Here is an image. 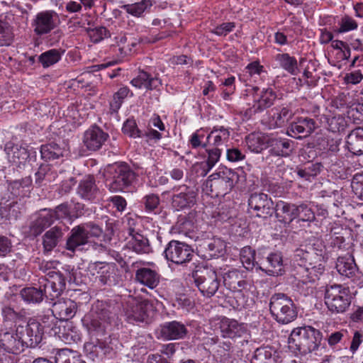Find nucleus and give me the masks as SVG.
I'll list each match as a JSON object with an SVG mask.
<instances>
[{
  "label": "nucleus",
  "instance_id": "obj_18",
  "mask_svg": "<svg viewBox=\"0 0 363 363\" xmlns=\"http://www.w3.org/2000/svg\"><path fill=\"white\" fill-rule=\"evenodd\" d=\"M197 249L200 252H206L207 258H216L223 255L225 250V243L220 238L198 239Z\"/></svg>",
  "mask_w": 363,
  "mask_h": 363
},
{
  "label": "nucleus",
  "instance_id": "obj_59",
  "mask_svg": "<svg viewBox=\"0 0 363 363\" xmlns=\"http://www.w3.org/2000/svg\"><path fill=\"white\" fill-rule=\"evenodd\" d=\"M351 186L354 194L363 200V172L354 175Z\"/></svg>",
  "mask_w": 363,
  "mask_h": 363
},
{
  "label": "nucleus",
  "instance_id": "obj_29",
  "mask_svg": "<svg viewBox=\"0 0 363 363\" xmlns=\"http://www.w3.org/2000/svg\"><path fill=\"white\" fill-rule=\"evenodd\" d=\"M230 136V131L228 128L224 126H214L208 133L206 141L208 146H213L218 148L220 146L227 145Z\"/></svg>",
  "mask_w": 363,
  "mask_h": 363
},
{
  "label": "nucleus",
  "instance_id": "obj_14",
  "mask_svg": "<svg viewBox=\"0 0 363 363\" xmlns=\"http://www.w3.org/2000/svg\"><path fill=\"white\" fill-rule=\"evenodd\" d=\"M177 192L172 196V206L177 210H182L191 207L196 201L195 191L186 185L174 187L172 189Z\"/></svg>",
  "mask_w": 363,
  "mask_h": 363
},
{
  "label": "nucleus",
  "instance_id": "obj_42",
  "mask_svg": "<svg viewBox=\"0 0 363 363\" xmlns=\"http://www.w3.org/2000/svg\"><path fill=\"white\" fill-rule=\"evenodd\" d=\"M66 150L60 147L55 143L43 145L40 147L41 157L45 160H53L63 157Z\"/></svg>",
  "mask_w": 363,
  "mask_h": 363
},
{
  "label": "nucleus",
  "instance_id": "obj_35",
  "mask_svg": "<svg viewBox=\"0 0 363 363\" xmlns=\"http://www.w3.org/2000/svg\"><path fill=\"white\" fill-rule=\"evenodd\" d=\"M132 86L138 88L152 90L159 88L162 83L161 80L157 77H152L145 72H140L138 76L130 81Z\"/></svg>",
  "mask_w": 363,
  "mask_h": 363
},
{
  "label": "nucleus",
  "instance_id": "obj_1",
  "mask_svg": "<svg viewBox=\"0 0 363 363\" xmlns=\"http://www.w3.org/2000/svg\"><path fill=\"white\" fill-rule=\"evenodd\" d=\"M327 255L325 246L323 240L314 238L304 247L297 249L294 254V262L298 266L297 269L299 275V283L303 288L304 285L315 282L325 270L324 263ZM313 292V286H306V291L301 293L305 295Z\"/></svg>",
  "mask_w": 363,
  "mask_h": 363
},
{
  "label": "nucleus",
  "instance_id": "obj_13",
  "mask_svg": "<svg viewBox=\"0 0 363 363\" xmlns=\"http://www.w3.org/2000/svg\"><path fill=\"white\" fill-rule=\"evenodd\" d=\"M134 179L133 172L127 165H117L115 167L113 181L108 184L109 189L111 191H123L132 184Z\"/></svg>",
  "mask_w": 363,
  "mask_h": 363
},
{
  "label": "nucleus",
  "instance_id": "obj_58",
  "mask_svg": "<svg viewBox=\"0 0 363 363\" xmlns=\"http://www.w3.org/2000/svg\"><path fill=\"white\" fill-rule=\"evenodd\" d=\"M339 28L337 29L338 33H347L357 28V23L352 17L345 16L342 17L339 22Z\"/></svg>",
  "mask_w": 363,
  "mask_h": 363
},
{
  "label": "nucleus",
  "instance_id": "obj_26",
  "mask_svg": "<svg viewBox=\"0 0 363 363\" xmlns=\"http://www.w3.org/2000/svg\"><path fill=\"white\" fill-rule=\"evenodd\" d=\"M4 150L9 161L18 165L24 164L30 156L26 145L8 142L5 144Z\"/></svg>",
  "mask_w": 363,
  "mask_h": 363
},
{
  "label": "nucleus",
  "instance_id": "obj_20",
  "mask_svg": "<svg viewBox=\"0 0 363 363\" xmlns=\"http://www.w3.org/2000/svg\"><path fill=\"white\" fill-rule=\"evenodd\" d=\"M108 138V133L97 126H92L85 131L83 143L89 150H97Z\"/></svg>",
  "mask_w": 363,
  "mask_h": 363
},
{
  "label": "nucleus",
  "instance_id": "obj_39",
  "mask_svg": "<svg viewBox=\"0 0 363 363\" xmlns=\"http://www.w3.org/2000/svg\"><path fill=\"white\" fill-rule=\"evenodd\" d=\"M293 141L287 138H274L270 141V152L276 156L288 157L293 151Z\"/></svg>",
  "mask_w": 363,
  "mask_h": 363
},
{
  "label": "nucleus",
  "instance_id": "obj_27",
  "mask_svg": "<svg viewBox=\"0 0 363 363\" xmlns=\"http://www.w3.org/2000/svg\"><path fill=\"white\" fill-rule=\"evenodd\" d=\"M220 328L222 336L230 339L241 337L247 333L245 324L226 318L221 320Z\"/></svg>",
  "mask_w": 363,
  "mask_h": 363
},
{
  "label": "nucleus",
  "instance_id": "obj_46",
  "mask_svg": "<svg viewBox=\"0 0 363 363\" xmlns=\"http://www.w3.org/2000/svg\"><path fill=\"white\" fill-rule=\"evenodd\" d=\"M279 65L292 75H296L298 72L297 60L289 54H279L276 57Z\"/></svg>",
  "mask_w": 363,
  "mask_h": 363
},
{
  "label": "nucleus",
  "instance_id": "obj_53",
  "mask_svg": "<svg viewBox=\"0 0 363 363\" xmlns=\"http://www.w3.org/2000/svg\"><path fill=\"white\" fill-rule=\"evenodd\" d=\"M35 183L40 185L43 181L51 182L55 180L56 173L51 171L49 164H42L40 166L38 170L35 174Z\"/></svg>",
  "mask_w": 363,
  "mask_h": 363
},
{
  "label": "nucleus",
  "instance_id": "obj_51",
  "mask_svg": "<svg viewBox=\"0 0 363 363\" xmlns=\"http://www.w3.org/2000/svg\"><path fill=\"white\" fill-rule=\"evenodd\" d=\"M21 296L23 300L28 303H38L43 301V294L42 289L35 287H27L21 291Z\"/></svg>",
  "mask_w": 363,
  "mask_h": 363
},
{
  "label": "nucleus",
  "instance_id": "obj_3",
  "mask_svg": "<svg viewBox=\"0 0 363 363\" xmlns=\"http://www.w3.org/2000/svg\"><path fill=\"white\" fill-rule=\"evenodd\" d=\"M324 300L330 311L342 313L349 308L352 295L348 287L334 284L325 286Z\"/></svg>",
  "mask_w": 363,
  "mask_h": 363
},
{
  "label": "nucleus",
  "instance_id": "obj_60",
  "mask_svg": "<svg viewBox=\"0 0 363 363\" xmlns=\"http://www.w3.org/2000/svg\"><path fill=\"white\" fill-rule=\"evenodd\" d=\"M92 42L96 43L110 36L109 31L105 27H98L89 31Z\"/></svg>",
  "mask_w": 363,
  "mask_h": 363
},
{
  "label": "nucleus",
  "instance_id": "obj_43",
  "mask_svg": "<svg viewBox=\"0 0 363 363\" xmlns=\"http://www.w3.org/2000/svg\"><path fill=\"white\" fill-rule=\"evenodd\" d=\"M245 141L248 149L252 152H261L267 147V140L260 133L250 134L246 137Z\"/></svg>",
  "mask_w": 363,
  "mask_h": 363
},
{
  "label": "nucleus",
  "instance_id": "obj_50",
  "mask_svg": "<svg viewBox=\"0 0 363 363\" xmlns=\"http://www.w3.org/2000/svg\"><path fill=\"white\" fill-rule=\"evenodd\" d=\"M273 111L274 113L270 122V126L273 128L282 126L293 115L292 111L287 107H284L281 109L277 108Z\"/></svg>",
  "mask_w": 363,
  "mask_h": 363
},
{
  "label": "nucleus",
  "instance_id": "obj_8",
  "mask_svg": "<svg viewBox=\"0 0 363 363\" xmlns=\"http://www.w3.org/2000/svg\"><path fill=\"white\" fill-rule=\"evenodd\" d=\"M26 342V337L19 333L18 327L16 330L0 333V352L18 354L27 347Z\"/></svg>",
  "mask_w": 363,
  "mask_h": 363
},
{
  "label": "nucleus",
  "instance_id": "obj_49",
  "mask_svg": "<svg viewBox=\"0 0 363 363\" xmlns=\"http://www.w3.org/2000/svg\"><path fill=\"white\" fill-rule=\"evenodd\" d=\"M152 5V0H142L135 4L123 5L122 9L133 16L140 17Z\"/></svg>",
  "mask_w": 363,
  "mask_h": 363
},
{
  "label": "nucleus",
  "instance_id": "obj_22",
  "mask_svg": "<svg viewBox=\"0 0 363 363\" xmlns=\"http://www.w3.org/2000/svg\"><path fill=\"white\" fill-rule=\"evenodd\" d=\"M222 276L224 284L233 290H236L240 287L247 289L254 288L252 281L241 279L242 274L236 269L230 268L227 270L225 269L224 272H222Z\"/></svg>",
  "mask_w": 363,
  "mask_h": 363
},
{
  "label": "nucleus",
  "instance_id": "obj_34",
  "mask_svg": "<svg viewBox=\"0 0 363 363\" xmlns=\"http://www.w3.org/2000/svg\"><path fill=\"white\" fill-rule=\"evenodd\" d=\"M346 146L355 155H363V128L352 130L347 136Z\"/></svg>",
  "mask_w": 363,
  "mask_h": 363
},
{
  "label": "nucleus",
  "instance_id": "obj_33",
  "mask_svg": "<svg viewBox=\"0 0 363 363\" xmlns=\"http://www.w3.org/2000/svg\"><path fill=\"white\" fill-rule=\"evenodd\" d=\"M262 269L267 274L279 276L284 272V264L282 256L280 253L273 252L269 254L264 262H262Z\"/></svg>",
  "mask_w": 363,
  "mask_h": 363
},
{
  "label": "nucleus",
  "instance_id": "obj_6",
  "mask_svg": "<svg viewBox=\"0 0 363 363\" xmlns=\"http://www.w3.org/2000/svg\"><path fill=\"white\" fill-rule=\"evenodd\" d=\"M55 318L48 317L43 318L42 323L35 320L30 321L26 326H18L19 333L23 337H26V347H35L38 345L43 337V335L48 333L51 335L52 330H48V326L52 327Z\"/></svg>",
  "mask_w": 363,
  "mask_h": 363
},
{
  "label": "nucleus",
  "instance_id": "obj_54",
  "mask_svg": "<svg viewBox=\"0 0 363 363\" xmlns=\"http://www.w3.org/2000/svg\"><path fill=\"white\" fill-rule=\"evenodd\" d=\"M221 151L219 148H214L208 150V159L201 164L203 170V175L205 176L218 162L220 157Z\"/></svg>",
  "mask_w": 363,
  "mask_h": 363
},
{
  "label": "nucleus",
  "instance_id": "obj_64",
  "mask_svg": "<svg viewBox=\"0 0 363 363\" xmlns=\"http://www.w3.org/2000/svg\"><path fill=\"white\" fill-rule=\"evenodd\" d=\"M47 278L50 280L51 284L58 288V290L63 291L65 289L66 282L62 274L57 272H48Z\"/></svg>",
  "mask_w": 363,
  "mask_h": 363
},
{
  "label": "nucleus",
  "instance_id": "obj_57",
  "mask_svg": "<svg viewBox=\"0 0 363 363\" xmlns=\"http://www.w3.org/2000/svg\"><path fill=\"white\" fill-rule=\"evenodd\" d=\"M297 218L303 222H311L315 218V213L312 208L307 204L302 203L297 206Z\"/></svg>",
  "mask_w": 363,
  "mask_h": 363
},
{
  "label": "nucleus",
  "instance_id": "obj_61",
  "mask_svg": "<svg viewBox=\"0 0 363 363\" xmlns=\"http://www.w3.org/2000/svg\"><path fill=\"white\" fill-rule=\"evenodd\" d=\"M235 28L233 22H225L215 26L211 32L218 36H225Z\"/></svg>",
  "mask_w": 363,
  "mask_h": 363
},
{
  "label": "nucleus",
  "instance_id": "obj_56",
  "mask_svg": "<svg viewBox=\"0 0 363 363\" xmlns=\"http://www.w3.org/2000/svg\"><path fill=\"white\" fill-rule=\"evenodd\" d=\"M208 132L204 128H200L195 131L190 137L189 144L193 148H197L200 146L206 147L208 145L207 141L203 142V139H206Z\"/></svg>",
  "mask_w": 363,
  "mask_h": 363
},
{
  "label": "nucleus",
  "instance_id": "obj_48",
  "mask_svg": "<svg viewBox=\"0 0 363 363\" xmlns=\"http://www.w3.org/2000/svg\"><path fill=\"white\" fill-rule=\"evenodd\" d=\"M254 289L255 287L252 289L240 287L235 290V298L237 302V307L240 308H248L253 304L254 301L250 295L252 294Z\"/></svg>",
  "mask_w": 363,
  "mask_h": 363
},
{
  "label": "nucleus",
  "instance_id": "obj_23",
  "mask_svg": "<svg viewBox=\"0 0 363 363\" xmlns=\"http://www.w3.org/2000/svg\"><path fill=\"white\" fill-rule=\"evenodd\" d=\"M253 90L256 92L253 96L252 109L254 113L261 112L274 104L277 96L272 89H263L259 93H257L259 90L257 87H254Z\"/></svg>",
  "mask_w": 363,
  "mask_h": 363
},
{
  "label": "nucleus",
  "instance_id": "obj_21",
  "mask_svg": "<svg viewBox=\"0 0 363 363\" xmlns=\"http://www.w3.org/2000/svg\"><path fill=\"white\" fill-rule=\"evenodd\" d=\"M211 352L214 359L220 363H230L233 357V343L230 340L211 339Z\"/></svg>",
  "mask_w": 363,
  "mask_h": 363
},
{
  "label": "nucleus",
  "instance_id": "obj_17",
  "mask_svg": "<svg viewBox=\"0 0 363 363\" xmlns=\"http://www.w3.org/2000/svg\"><path fill=\"white\" fill-rule=\"evenodd\" d=\"M77 305L75 301L69 298H60L52 304V318L61 321H67L76 315Z\"/></svg>",
  "mask_w": 363,
  "mask_h": 363
},
{
  "label": "nucleus",
  "instance_id": "obj_52",
  "mask_svg": "<svg viewBox=\"0 0 363 363\" xmlns=\"http://www.w3.org/2000/svg\"><path fill=\"white\" fill-rule=\"evenodd\" d=\"M130 93V91L128 87L123 86L121 87L118 91L113 94V99L110 102V111L111 113L118 112V111L121 108L124 99L128 96Z\"/></svg>",
  "mask_w": 363,
  "mask_h": 363
},
{
  "label": "nucleus",
  "instance_id": "obj_31",
  "mask_svg": "<svg viewBox=\"0 0 363 363\" xmlns=\"http://www.w3.org/2000/svg\"><path fill=\"white\" fill-rule=\"evenodd\" d=\"M52 214L48 209L40 211L30 225V233L33 236L40 235L45 228L52 224Z\"/></svg>",
  "mask_w": 363,
  "mask_h": 363
},
{
  "label": "nucleus",
  "instance_id": "obj_41",
  "mask_svg": "<svg viewBox=\"0 0 363 363\" xmlns=\"http://www.w3.org/2000/svg\"><path fill=\"white\" fill-rule=\"evenodd\" d=\"M77 192L84 199L92 200L98 192L94 178L88 176L82 180Z\"/></svg>",
  "mask_w": 363,
  "mask_h": 363
},
{
  "label": "nucleus",
  "instance_id": "obj_37",
  "mask_svg": "<svg viewBox=\"0 0 363 363\" xmlns=\"http://www.w3.org/2000/svg\"><path fill=\"white\" fill-rule=\"evenodd\" d=\"M240 261L243 267L247 270L262 269V262L258 256L256 255L255 251L250 247H244L240 251Z\"/></svg>",
  "mask_w": 363,
  "mask_h": 363
},
{
  "label": "nucleus",
  "instance_id": "obj_25",
  "mask_svg": "<svg viewBox=\"0 0 363 363\" xmlns=\"http://www.w3.org/2000/svg\"><path fill=\"white\" fill-rule=\"evenodd\" d=\"M335 267L341 276L347 278H357L360 274L354 257L350 254L340 256L337 259Z\"/></svg>",
  "mask_w": 363,
  "mask_h": 363
},
{
  "label": "nucleus",
  "instance_id": "obj_44",
  "mask_svg": "<svg viewBox=\"0 0 363 363\" xmlns=\"http://www.w3.org/2000/svg\"><path fill=\"white\" fill-rule=\"evenodd\" d=\"M63 53L64 52L60 50L50 49L39 55V62L44 68H48L58 62L61 60Z\"/></svg>",
  "mask_w": 363,
  "mask_h": 363
},
{
  "label": "nucleus",
  "instance_id": "obj_28",
  "mask_svg": "<svg viewBox=\"0 0 363 363\" xmlns=\"http://www.w3.org/2000/svg\"><path fill=\"white\" fill-rule=\"evenodd\" d=\"M315 122L313 119L308 118H299L293 122L287 130V134L295 138H300L303 135L306 136L315 130Z\"/></svg>",
  "mask_w": 363,
  "mask_h": 363
},
{
  "label": "nucleus",
  "instance_id": "obj_16",
  "mask_svg": "<svg viewBox=\"0 0 363 363\" xmlns=\"http://www.w3.org/2000/svg\"><path fill=\"white\" fill-rule=\"evenodd\" d=\"M57 323L58 321L55 320L52 327H50V330H52L51 335L57 336L65 344L77 343L81 340L79 330L72 323H66L62 329Z\"/></svg>",
  "mask_w": 363,
  "mask_h": 363
},
{
  "label": "nucleus",
  "instance_id": "obj_12",
  "mask_svg": "<svg viewBox=\"0 0 363 363\" xmlns=\"http://www.w3.org/2000/svg\"><path fill=\"white\" fill-rule=\"evenodd\" d=\"M58 16L53 11H43L38 13L33 18L31 26L38 35L49 33L57 26Z\"/></svg>",
  "mask_w": 363,
  "mask_h": 363
},
{
  "label": "nucleus",
  "instance_id": "obj_5",
  "mask_svg": "<svg viewBox=\"0 0 363 363\" xmlns=\"http://www.w3.org/2000/svg\"><path fill=\"white\" fill-rule=\"evenodd\" d=\"M101 229L94 224H86L74 227L67 241V249L70 251L81 250L82 247L91 242V238L101 235Z\"/></svg>",
  "mask_w": 363,
  "mask_h": 363
},
{
  "label": "nucleus",
  "instance_id": "obj_38",
  "mask_svg": "<svg viewBox=\"0 0 363 363\" xmlns=\"http://www.w3.org/2000/svg\"><path fill=\"white\" fill-rule=\"evenodd\" d=\"M277 217L281 218L285 223H290L297 218V206L294 203H289L282 201H279L276 205Z\"/></svg>",
  "mask_w": 363,
  "mask_h": 363
},
{
  "label": "nucleus",
  "instance_id": "obj_15",
  "mask_svg": "<svg viewBox=\"0 0 363 363\" xmlns=\"http://www.w3.org/2000/svg\"><path fill=\"white\" fill-rule=\"evenodd\" d=\"M152 312V306L147 301L135 303L125 311L129 323H147Z\"/></svg>",
  "mask_w": 363,
  "mask_h": 363
},
{
  "label": "nucleus",
  "instance_id": "obj_9",
  "mask_svg": "<svg viewBox=\"0 0 363 363\" xmlns=\"http://www.w3.org/2000/svg\"><path fill=\"white\" fill-rule=\"evenodd\" d=\"M274 211V203L267 194H252L248 199V212L252 215L266 218L271 216Z\"/></svg>",
  "mask_w": 363,
  "mask_h": 363
},
{
  "label": "nucleus",
  "instance_id": "obj_10",
  "mask_svg": "<svg viewBox=\"0 0 363 363\" xmlns=\"http://www.w3.org/2000/svg\"><path fill=\"white\" fill-rule=\"evenodd\" d=\"M193 277L196 286L203 296L211 297L218 291L219 281L214 269H206L201 272L196 271L194 273Z\"/></svg>",
  "mask_w": 363,
  "mask_h": 363
},
{
  "label": "nucleus",
  "instance_id": "obj_55",
  "mask_svg": "<svg viewBox=\"0 0 363 363\" xmlns=\"http://www.w3.org/2000/svg\"><path fill=\"white\" fill-rule=\"evenodd\" d=\"M327 123L328 129L333 133L343 131L347 125L345 117L342 115H335L327 119Z\"/></svg>",
  "mask_w": 363,
  "mask_h": 363
},
{
  "label": "nucleus",
  "instance_id": "obj_24",
  "mask_svg": "<svg viewBox=\"0 0 363 363\" xmlns=\"http://www.w3.org/2000/svg\"><path fill=\"white\" fill-rule=\"evenodd\" d=\"M113 350V346L104 341L96 340L95 342H89L84 344V351L88 358L95 361L102 359Z\"/></svg>",
  "mask_w": 363,
  "mask_h": 363
},
{
  "label": "nucleus",
  "instance_id": "obj_7",
  "mask_svg": "<svg viewBox=\"0 0 363 363\" xmlns=\"http://www.w3.org/2000/svg\"><path fill=\"white\" fill-rule=\"evenodd\" d=\"M238 179L237 174L226 167H219L208 177L207 185L218 191L217 194H225L234 186Z\"/></svg>",
  "mask_w": 363,
  "mask_h": 363
},
{
  "label": "nucleus",
  "instance_id": "obj_63",
  "mask_svg": "<svg viewBox=\"0 0 363 363\" xmlns=\"http://www.w3.org/2000/svg\"><path fill=\"white\" fill-rule=\"evenodd\" d=\"M123 133L131 138L140 137V130L134 121H126L122 128Z\"/></svg>",
  "mask_w": 363,
  "mask_h": 363
},
{
  "label": "nucleus",
  "instance_id": "obj_40",
  "mask_svg": "<svg viewBox=\"0 0 363 363\" xmlns=\"http://www.w3.org/2000/svg\"><path fill=\"white\" fill-rule=\"evenodd\" d=\"M127 247L138 254H146L150 251L148 240L138 233L130 237Z\"/></svg>",
  "mask_w": 363,
  "mask_h": 363
},
{
  "label": "nucleus",
  "instance_id": "obj_47",
  "mask_svg": "<svg viewBox=\"0 0 363 363\" xmlns=\"http://www.w3.org/2000/svg\"><path fill=\"white\" fill-rule=\"evenodd\" d=\"M39 289L43 291V298L45 297L49 300H54L57 298L62 291L58 290L55 285L50 282V280L46 277H40L38 279Z\"/></svg>",
  "mask_w": 363,
  "mask_h": 363
},
{
  "label": "nucleus",
  "instance_id": "obj_19",
  "mask_svg": "<svg viewBox=\"0 0 363 363\" xmlns=\"http://www.w3.org/2000/svg\"><path fill=\"white\" fill-rule=\"evenodd\" d=\"M82 322L88 333L92 335L104 334L108 324L104 316L94 311L85 315Z\"/></svg>",
  "mask_w": 363,
  "mask_h": 363
},
{
  "label": "nucleus",
  "instance_id": "obj_4",
  "mask_svg": "<svg viewBox=\"0 0 363 363\" xmlns=\"http://www.w3.org/2000/svg\"><path fill=\"white\" fill-rule=\"evenodd\" d=\"M269 310L273 318L281 324H288L297 317L293 301L284 294H276L271 297Z\"/></svg>",
  "mask_w": 363,
  "mask_h": 363
},
{
  "label": "nucleus",
  "instance_id": "obj_32",
  "mask_svg": "<svg viewBox=\"0 0 363 363\" xmlns=\"http://www.w3.org/2000/svg\"><path fill=\"white\" fill-rule=\"evenodd\" d=\"M186 334V328L184 324L177 321L164 323L161 327V335L167 340L183 338Z\"/></svg>",
  "mask_w": 363,
  "mask_h": 363
},
{
  "label": "nucleus",
  "instance_id": "obj_2",
  "mask_svg": "<svg viewBox=\"0 0 363 363\" xmlns=\"http://www.w3.org/2000/svg\"><path fill=\"white\" fill-rule=\"evenodd\" d=\"M322 339L321 333L308 325L292 330L288 340L289 350L295 355H306L317 350Z\"/></svg>",
  "mask_w": 363,
  "mask_h": 363
},
{
  "label": "nucleus",
  "instance_id": "obj_45",
  "mask_svg": "<svg viewBox=\"0 0 363 363\" xmlns=\"http://www.w3.org/2000/svg\"><path fill=\"white\" fill-rule=\"evenodd\" d=\"M62 233L61 229L57 227L52 228L47 231L43 236V247L47 252L52 250L57 245L60 238L62 237Z\"/></svg>",
  "mask_w": 363,
  "mask_h": 363
},
{
  "label": "nucleus",
  "instance_id": "obj_62",
  "mask_svg": "<svg viewBox=\"0 0 363 363\" xmlns=\"http://www.w3.org/2000/svg\"><path fill=\"white\" fill-rule=\"evenodd\" d=\"M348 117L352 118L354 122L363 120V104L360 103L353 104L347 111Z\"/></svg>",
  "mask_w": 363,
  "mask_h": 363
},
{
  "label": "nucleus",
  "instance_id": "obj_30",
  "mask_svg": "<svg viewBox=\"0 0 363 363\" xmlns=\"http://www.w3.org/2000/svg\"><path fill=\"white\" fill-rule=\"evenodd\" d=\"M160 274L153 269L142 267L135 272V280L150 289L157 287L160 283Z\"/></svg>",
  "mask_w": 363,
  "mask_h": 363
},
{
  "label": "nucleus",
  "instance_id": "obj_36",
  "mask_svg": "<svg viewBox=\"0 0 363 363\" xmlns=\"http://www.w3.org/2000/svg\"><path fill=\"white\" fill-rule=\"evenodd\" d=\"M279 358V353L276 350L270 346H265L255 350L252 363H278Z\"/></svg>",
  "mask_w": 363,
  "mask_h": 363
},
{
  "label": "nucleus",
  "instance_id": "obj_11",
  "mask_svg": "<svg viewBox=\"0 0 363 363\" xmlns=\"http://www.w3.org/2000/svg\"><path fill=\"white\" fill-rule=\"evenodd\" d=\"M165 258L176 264H182L191 259L193 250L188 245L177 240L170 241L164 250Z\"/></svg>",
  "mask_w": 363,
  "mask_h": 363
}]
</instances>
